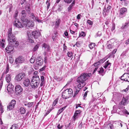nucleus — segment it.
<instances>
[{
	"label": "nucleus",
	"mask_w": 129,
	"mask_h": 129,
	"mask_svg": "<svg viewBox=\"0 0 129 129\" xmlns=\"http://www.w3.org/2000/svg\"><path fill=\"white\" fill-rule=\"evenodd\" d=\"M115 25L114 23H113L112 24V28L111 29V30L112 31H113V30L115 29Z\"/></svg>",
	"instance_id": "6e6d98bb"
},
{
	"label": "nucleus",
	"mask_w": 129,
	"mask_h": 129,
	"mask_svg": "<svg viewBox=\"0 0 129 129\" xmlns=\"http://www.w3.org/2000/svg\"><path fill=\"white\" fill-rule=\"evenodd\" d=\"M95 46V44L94 43H91L89 45V46L90 49L93 48Z\"/></svg>",
	"instance_id": "473e14b6"
},
{
	"label": "nucleus",
	"mask_w": 129,
	"mask_h": 129,
	"mask_svg": "<svg viewBox=\"0 0 129 129\" xmlns=\"http://www.w3.org/2000/svg\"><path fill=\"white\" fill-rule=\"evenodd\" d=\"M28 41L31 43H34V40L31 39L30 38H28Z\"/></svg>",
	"instance_id": "5fc2aeb1"
},
{
	"label": "nucleus",
	"mask_w": 129,
	"mask_h": 129,
	"mask_svg": "<svg viewBox=\"0 0 129 129\" xmlns=\"http://www.w3.org/2000/svg\"><path fill=\"white\" fill-rule=\"evenodd\" d=\"M23 84L25 86L28 87L30 84V81L27 78H25L23 81Z\"/></svg>",
	"instance_id": "a211bd4d"
},
{
	"label": "nucleus",
	"mask_w": 129,
	"mask_h": 129,
	"mask_svg": "<svg viewBox=\"0 0 129 129\" xmlns=\"http://www.w3.org/2000/svg\"><path fill=\"white\" fill-rule=\"evenodd\" d=\"M7 39L9 45L5 49L6 52L8 53H11L13 51V46L17 47L19 44V42L16 41L15 35L12 32V28H9L7 32Z\"/></svg>",
	"instance_id": "f257e3e1"
},
{
	"label": "nucleus",
	"mask_w": 129,
	"mask_h": 129,
	"mask_svg": "<svg viewBox=\"0 0 129 129\" xmlns=\"http://www.w3.org/2000/svg\"><path fill=\"white\" fill-rule=\"evenodd\" d=\"M45 82H42L41 81V83L40 84V86L41 87L44 86L45 85Z\"/></svg>",
	"instance_id": "052dcab7"
},
{
	"label": "nucleus",
	"mask_w": 129,
	"mask_h": 129,
	"mask_svg": "<svg viewBox=\"0 0 129 129\" xmlns=\"http://www.w3.org/2000/svg\"><path fill=\"white\" fill-rule=\"evenodd\" d=\"M98 72L99 74H100L102 76L103 75L105 74V73L104 71V69L102 67L100 69V70L98 71Z\"/></svg>",
	"instance_id": "b1692460"
},
{
	"label": "nucleus",
	"mask_w": 129,
	"mask_h": 129,
	"mask_svg": "<svg viewBox=\"0 0 129 129\" xmlns=\"http://www.w3.org/2000/svg\"><path fill=\"white\" fill-rule=\"evenodd\" d=\"M108 58L107 57H105L104 58L100 60L99 61L101 63H102L105 61Z\"/></svg>",
	"instance_id": "f704fd0d"
},
{
	"label": "nucleus",
	"mask_w": 129,
	"mask_h": 129,
	"mask_svg": "<svg viewBox=\"0 0 129 129\" xmlns=\"http://www.w3.org/2000/svg\"><path fill=\"white\" fill-rule=\"evenodd\" d=\"M58 98H56V99L54 100V102L53 103V104H52L53 106H55L56 105V104H57V103L58 102Z\"/></svg>",
	"instance_id": "e433bc0d"
},
{
	"label": "nucleus",
	"mask_w": 129,
	"mask_h": 129,
	"mask_svg": "<svg viewBox=\"0 0 129 129\" xmlns=\"http://www.w3.org/2000/svg\"><path fill=\"white\" fill-rule=\"evenodd\" d=\"M9 66L8 64H7L6 65V69L5 71L4 72V74H7L9 71Z\"/></svg>",
	"instance_id": "cd10ccee"
},
{
	"label": "nucleus",
	"mask_w": 129,
	"mask_h": 129,
	"mask_svg": "<svg viewBox=\"0 0 129 129\" xmlns=\"http://www.w3.org/2000/svg\"><path fill=\"white\" fill-rule=\"evenodd\" d=\"M110 12L109 10H107L106 8L105 7L104 8L103 12V15L104 16L107 15Z\"/></svg>",
	"instance_id": "4be33fe9"
},
{
	"label": "nucleus",
	"mask_w": 129,
	"mask_h": 129,
	"mask_svg": "<svg viewBox=\"0 0 129 129\" xmlns=\"http://www.w3.org/2000/svg\"><path fill=\"white\" fill-rule=\"evenodd\" d=\"M122 112L124 114H126L127 115L129 114V112L126 109H124L122 110Z\"/></svg>",
	"instance_id": "a18cd8bd"
},
{
	"label": "nucleus",
	"mask_w": 129,
	"mask_h": 129,
	"mask_svg": "<svg viewBox=\"0 0 129 129\" xmlns=\"http://www.w3.org/2000/svg\"><path fill=\"white\" fill-rule=\"evenodd\" d=\"M98 67H95V69L93 71V73H95V72L96 71L97 69H98Z\"/></svg>",
	"instance_id": "774afa93"
},
{
	"label": "nucleus",
	"mask_w": 129,
	"mask_h": 129,
	"mask_svg": "<svg viewBox=\"0 0 129 129\" xmlns=\"http://www.w3.org/2000/svg\"><path fill=\"white\" fill-rule=\"evenodd\" d=\"M101 64V63L99 61L96 62L94 63V65L95 67H97V66Z\"/></svg>",
	"instance_id": "de8ad7c7"
},
{
	"label": "nucleus",
	"mask_w": 129,
	"mask_h": 129,
	"mask_svg": "<svg viewBox=\"0 0 129 129\" xmlns=\"http://www.w3.org/2000/svg\"><path fill=\"white\" fill-rule=\"evenodd\" d=\"M85 32L82 31L79 34V36L81 37H84L85 36Z\"/></svg>",
	"instance_id": "ea45409f"
},
{
	"label": "nucleus",
	"mask_w": 129,
	"mask_h": 129,
	"mask_svg": "<svg viewBox=\"0 0 129 129\" xmlns=\"http://www.w3.org/2000/svg\"><path fill=\"white\" fill-rule=\"evenodd\" d=\"M32 34L35 39H37L40 35V33L39 31H35L32 33Z\"/></svg>",
	"instance_id": "ddd939ff"
},
{
	"label": "nucleus",
	"mask_w": 129,
	"mask_h": 129,
	"mask_svg": "<svg viewBox=\"0 0 129 129\" xmlns=\"http://www.w3.org/2000/svg\"><path fill=\"white\" fill-rule=\"evenodd\" d=\"M80 90H77L76 89V91L75 92V93L74 94V95L73 96V97L75 96L79 93V91Z\"/></svg>",
	"instance_id": "c03bdc74"
},
{
	"label": "nucleus",
	"mask_w": 129,
	"mask_h": 129,
	"mask_svg": "<svg viewBox=\"0 0 129 129\" xmlns=\"http://www.w3.org/2000/svg\"><path fill=\"white\" fill-rule=\"evenodd\" d=\"M101 34L100 32L98 31V32L96 34V36L97 37L100 36H101Z\"/></svg>",
	"instance_id": "bf43d9fd"
},
{
	"label": "nucleus",
	"mask_w": 129,
	"mask_h": 129,
	"mask_svg": "<svg viewBox=\"0 0 129 129\" xmlns=\"http://www.w3.org/2000/svg\"><path fill=\"white\" fill-rule=\"evenodd\" d=\"M20 112L22 114H24L26 112L25 109L23 107H21L20 109Z\"/></svg>",
	"instance_id": "bb28decb"
},
{
	"label": "nucleus",
	"mask_w": 129,
	"mask_h": 129,
	"mask_svg": "<svg viewBox=\"0 0 129 129\" xmlns=\"http://www.w3.org/2000/svg\"><path fill=\"white\" fill-rule=\"evenodd\" d=\"M73 7L72 6L70 5L68 7V11L69 12L72 9Z\"/></svg>",
	"instance_id": "8fccbe9b"
},
{
	"label": "nucleus",
	"mask_w": 129,
	"mask_h": 129,
	"mask_svg": "<svg viewBox=\"0 0 129 129\" xmlns=\"http://www.w3.org/2000/svg\"><path fill=\"white\" fill-rule=\"evenodd\" d=\"M37 64L39 66H40L42 65L43 63V59L40 57L37 58L36 60Z\"/></svg>",
	"instance_id": "f3484780"
},
{
	"label": "nucleus",
	"mask_w": 129,
	"mask_h": 129,
	"mask_svg": "<svg viewBox=\"0 0 129 129\" xmlns=\"http://www.w3.org/2000/svg\"><path fill=\"white\" fill-rule=\"evenodd\" d=\"M40 82V79L38 76L35 75L33 77L30 83V85L33 88L38 87Z\"/></svg>",
	"instance_id": "20e7f679"
},
{
	"label": "nucleus",
	"mask_w": 129,
	"mask_h": 129,
	"mask_svg": "<svg viewBox=\"0 0 129 129\" xmlns=\"http://www.w3.org/2000/svg\"><path fill=\"white\" fill-rule=\"evenodd\" d=\"M60 19H58L56 20V21L55 26L58 27L60 22Z\"/></svg>",
	"instance_id": "7c9ffc66"
},
{
	"label": "nucleus",
	"mask_w": 129,
	"mask_h": 129,
	"mask_svg": "<svg viewBox=\"0 0 129 129\" xmlns=\"http://www.w3.org/2000/svg\"><path fill=\"white\" fill-rule=\"evenodd\" d=\"M25 75L24 73H20L17 75L15 77V80L18 81H20L24 78Z\"/></svg>",
	"instance_id": "9d476101"
},
{
	"label": "nucleus",
	"mask_w": 129,
	"mask_h": 129,
	"mask_svg": "<svg viewBox=\"0 0 129 129\" xmlns=\"http://www.w3.org/2000/svg\"><path fill=\"white\" fill-rule=\"evenodd\" d=\"M63 125H60V124H59L57 126V127L58 129H61L63 127Z\"/></svg>",
	"instance_id": "864d4df0"
},
{
	"label": "nucleus",
	"mask_w": 129,
	"mask_h": 129,
	"mask_svg": "<svg viewBox=\"0 0 129 129\" xmlns=\"http://www.w3.org/2000/svg\"><path fill=\"white\" fill-rule=\"evenodd\" d=\"M88 91H86L84 94L83 97L84 98V99H85V98H86L87 96V93L88 92Z\"/></svg>",
	"instance_id": "603ef678"
},
{
	"label": "nucleus",
	"mask_w": 129,
	"mask_h": 129,
	"mask_svg": "<svg viewBox=\"0 0 129 129\" xmlns=\"http://www.w3.org/2000/svg\"><path fill=\"white\" fill-rule=\"evenodd\" d=\"M23 91V89L21 86L19 85H17L15 86V92L17 95L21 94Z\"/></svg>",
	"instance_id": "423d86ee"
},
{
	"label": "nucleus",
	"mask_w": 129,
	"mask_h": 129,
	"mask_svg": "<svg viewBox=\"0 0 129 129\" xmlns=\"http://www.w3.org/2000/svg\"><path fill=\"white\" fill-rule=\"evenodd\" d=\"M46 67L45 66H44V67H43L41 68L40 69V71H43L45 69Z\"/></svg>",
	"instance_id": "69168bd1"
},
{
	"label": "nucleus",
	"mask_w": 129,
	"mask_h": 129,
	"mask_svg": "<svg viewBox=\"0 0 129 129\" xmlns=\"http://www.w3.org/2000/svg\"><path fill=\"white\" fill-rule=\"evenodd\" d=\"M11 80V75L10 74H7L6 76V80L7 83H9Z\"/></svg>",
	"instance_id": "412c9836"
},
{
	"label": "nucleus",
	"mask_w": 129,
	"mask_h": 129,
	"mask_svg": "<svg viewBox=\"0 0 129 129\" xmlns=\"http://www.w3.org/2000/svg\"><path fill=\"white\" fill-rule=\"evenodd\" d=\"M30 17L32 19H33V20H34V18L35 17L34 14L33 13H31V14Z\"/></svg>",
	"instance_id": "49530a36"
},
{
	"label": "nucleus",
	"mask_w": 129,
	"mask_h": 129,
	"mask_svg": "<svg viewBox=\"0 0 129 129\" xmlns=\"http://www.w3.org/2000/svg\"><path fill=\"white\" fill-rule=\"evenodd\" d=\"M0 111H1V113L2 114L4 112V110L3 106H0Z\"/></svg>",
	"instance_id": "37998d69"
},
{
	"label": "nucleus",
	"mask_w": 129,
	"mask_h": 129,
	"mask_svg": "<svg viewBox=\"0 0 129 129\" xmlns=\"http://www.w3.org/2000/svg\"><path fill=\"white\" fill-rule=\"evenodd\" d=\"M39 46V44L36 45L34 47L33 49V51H36Z\"/></svg>",
	"instance_id": "72a5a7b5"
},
{
	"label": "nucleus",
	"mask_w": 129,
	"mask_h": 129,
	"mask_svg": "<svg viewBox=\"0 0 129 129\" xmlns=\"http://www.w3.org/2000/svg\"><path fill=\"white\" fill-rule=\"evenodd\" d=\"M0 83L1 84H3V76H2V77H1L0 79Z\"/></svg>",
	"instance_id": "e2e57ef3"
},
{
	"label": "nucleus",
	"mask_w": 129,
	"mask_h": 129,
	"mask_svg": "<svg viewBox=\"0 0 129 129\" xmlns=\"http://www.w3.org/2000/svg\"><path fill=\"white\" fill-rule=\"evenodd\" d=\"M18 127L17 124H14L12 125L10 129H18Z\"/></svg>",
	"instance_id": "393cba45"
},
{
	"label": "nucleus",
	"mask_w": 129,
	"mask_h": 129,
	"mask_svg": "<svg viewBox=\"0 0 129 129\" xmlns=\"http://www.w3.org/2000/svg\"><path fill=\"white\" fill-rule=\"evenodd\" d=\"M33 104V102H28L27 103L28 107L30 108L31 107Z\"/></svg>",
	"instance_id": "a19ab883"
},
{
	"label": "nucleus",
	"mask_w": 129,
	"mask_h": 129,
	"mask_svg": "<svg viewBox=\"0 0 129 129\" xmlns=\"http://www.w3.org/2000/svg\"><path fill=\"white\" fill-rule=\"evenodd\" d=\"M111 8V6H108V7H107L106 9L107 10H109V11L110 12V9Z\"/></svg>",
	"instance_id": "680f3d73"
},
{
	"label": "nucleus",
	"mask_w": 129,
	"mask_h": 129,
	"mask_svg": "<svg viewBox=\"0 0 129 129\" xmlns=\"http://www.w3.org/2000/svg\"><path fill=\"white\" fill-rule=\"evenodd\" d=\"M27 35L28 37V38H30L31 35V33L29 31H27Z\"/></svg>",
	"instance_id": "3c124183"
},
{
	"label": "nucleus",
	"mask_w": 129,
	"mask_h": 129,
	"mask_svg": "<svg viewBox=\"0 0 129 129\" xmlns=\"http://www.w3.org/2000/svg\"><path fill=\"white\" fill-rule=\"evenodd\" d=\"M67 106L64 107L59 109L58 111L57 114L59 115V114L62 111L64 110L66 107Z\"/></svg>",
	"instance_id": "a878e982"
},
{
	"label": "nucleus",
	"mask_w": 129,
	"mask_h": 129,
	"mask_svg": "<svg viewBox=\"0 0 129 129\" xmlns=\"http://www.w3.org/2000/svg\"><path fill=\"white\" fill-rule=\"evenodd\" d=\"M68 56L70 57H71L73 55V54L71 52H69L67 53Z\"/></svg>",
	"instance_id": "79ce46f5"
},
{
	"label": "nucleus",
	"mask_w": 129,
	"mask_h": 129,
	"mask_svg": "<svg viewBox=\"0 0 129 129\" xmlns=\"http://www.w3.org/2000/svg\"><path fill=\"white\" fill-rule=\"evenodd\" d=\"M81 112V111L80 110H76L73 116L74 120H75L80 115Z\"/></svg>",
	"instance_id": "dca6fc26"
},
{
	"label": "nucleus",
	"mask_w": 129,
	"mask_h": 129,
	"mask_svg": "<svg viewBox=\"0 0 129 129\" xmlns=\"http://www.w3.org/2000/svg\"><path fill=\"white\" fill-rule=\"evenodd\" d=\"M119 11V16L121 18H122L126 15L127 12V9L123 7L120 9Z\"/></svg>",
	"instance_id": "0eeeda50"
},
{
	"label": "nucleus",
	"mask_w": 129,
	"mask_h": 129,
	"mask_svg": "<svg viewBox=\"0 0 129 129\" xmlns=\"http://www.w3.org/2000/svg\"><path fill=\"white\" fill-rule=\"evenodd\" d=\"M76 45L77 47H80V44L79 42H77L76 44Z\"/></svg>",
	"instance_id": "4d7b16f0"
},
{
	"label": "nucleus",
	"mask_w": 129,
	"mask_h": 129,
	"mask_svg": "<svg viewBox=\"0 0 129 129\" xmlns=\"http://www.w3.org/2000/svg\"><path fill=\"white\" fill-rule=\"evenodd\" d=\"M42 47L43 48L46 50L47 51H49L50 49V47L49 45L47 44L44 43L42 45Z\"/></svg>",
	"instance_id": "6ab92c4d"
},
{
	"label": "nucleus",
	"mask_w": 129,
	"mask_h": 129,
	"mask_svg": "<svg viewBox=\"0 0 129 129\" xmlns=\"http://www.w3.org/2000/svg\"><path fill=\"white\" fill-rule=\"evenodd\" d=\"M16 103V101L15 100H12L8 105L7 110L9 111L12 110L14 108Z\"/></svg>",
	"instance_id": "6e6552de"
},
{
	"label": "nucleus",
	"mask_w": 129,
	"mask_h": 129,
	"mask_svg": "<svg viewBox=\"0 0 129 129\" xmlns=\"http://www.w3.org/2000/svg\"><path fill=\"white\" fill-rule=\"evenodd\" d=\"M87 22L90 25H92V22L89 20H87Z\"/></svg>",
	"instance_id": "09e8293b"
},
{
	"label": "nucleus",
	"mask_w": 129,
	"mask_h": 129,
	"mask_svg": "<svg viewBox=\"0 0 129 129\" xmlns=\"http://www.w3.org/2000/svg\"><path fill=\"white\" fill-rule=\"evenodd\" d=\"M129 99V97L128 96L123 97L121 102V104L123 105H125L128 103V100Z\"/></svg>",
	"instance_id": "4468645a"
},
{
	"label": "nucleus",
	"mask_w": 129,
	"mask_h": 129,
	"mask_svg": "<svg viewBox=\"0 0 129 129\" xmlns=\"http://www.w3.org/2000/svg\"><path fill=\"white\" fill-rule=\"evenodd\" d=\"M41 81L45 82V81H44V77L43 76H41Z\"/></svg>",
	"instance_id": "13d9d810"
},
{
	"label": "nucleus",
	"mask_w": 129,
	"mask_h": 129,
	"mask_svg": "<svg viewBox=\"0 0 129 129\" xmlns=\"http://www.w3.org/2000/svg\"><path fill=\"white\" fill-rule=\"evenodd\" d=\"M116 44V42H114L113 43H111L110 41H108L107 43V48L109 49H111L114 48L115 45Z\"/></svg>",
	"instance_id": "f8f14e48"
},
{
	"label": "nucleus",
	"mask_w": 129,
	"mask_h": 129,
	"mask_svg": "<svg viewBox=\"0 0 129 129\" xmlns=\"http://www.w3.org/2000/svg\"><path fill=\"white\" fill-rule=\"evenodd\" d=\"M21 13L22 16V17H24L26 16V12L24 10H23L22 11Z\"/></svg>",
	"instance_id": "c9c22d12"
},
{
	"label": "nucleus",
	"mask_w": 129,
	"mask_h": 129,
	"mask_svg": "<svg viewBox=\"0 0 129 129\" xmlns=\"http://www.w3.org/2000/svg\"><path fill=\"white\" fill-rule=\"evenodd\" d=\"M81 15L80 14H79L77 16V18L78 19H81L80 16H81Z\"/></svg>",
	"instance_id": "338daca9"
},
{
	"label": "nucleus",
	"mask_w": 129,
	"mask_h": 129,
	"mask_svg": "<svg viewBox=\"0 0 129 129\" xmlns=\"http://www.w3.org/2000/svg\"><path fill=\"white\" fill-rule=\"evenodd\" d=\"M25 9L28 12H29L30 9L29 6H27L25 7Z\"/></svg>",
	"instance_id": "58836bf2"
},
{
	"label": "nucleus",
	"mask_w": 129,
	"mask_h": 129,
	"mask_svg": "<svg viewBox=\"0 0 129 129\" xmlns=\"http://www.w3.org/2000/svg\"><path fill=\"white\" fill-rule=\"evenodd\" d=\"M25 59L22 56H20L16 58L15 60V62L16 64H20L24 62Z\"/></svg>",
	"instance_id": "1a4fd4ad"
},
{
	"label": "nucleus",
	"mask_w": 129,
	"mask_h": 129,
	"mask_svg": "<svg viewBox=\"0 0 129 129\" xmlns=\"http://www.w3.org/2000/svg\"><path fill=\"white\" fill-rule=\"evenodd\" d=\"M121 79L126 82H129V74L124 73L121 77Z\"/></svg>",
	"instance_id": "9b49d317"
},
{
	"label": "nucleus",
	"mask_w": 129,
	"mask_h": 129,
	"mask_svg": "<svg viewBox=\"0 0 129 129\" xmlns=\"http://www.w3.org/2000/svg\"><path fill=\"white\" fill-rule=\"evenodd\" d=\"M73 125L70 123L68 125L66 129H73Z\"/></svg>",
	"instance_id": "2f4dec72"
},
{
	"label": "nucleus",
	"mask_w": 129,
	"mask_h": 129,
	"mask_svg": "<svg viewBox=\"0 0 129 129\" xmlns=\"http://www.w3.org/2000/svg\"><path fill=\"white\" fill-rule=\"evenodd\" d=\"M117 50V49H115L113 50L111 53H112V54H114L116 53Z\"/></svg>",
	"instance_id": "0e129e2a"
},
{
	"label": "nucleus",
	"mask_w": 129,
	"mask_h": 129,
	"mask_svg": "<svg viewBox=\"0 0 129 129\" xmlns=\"http://www.w3.org/2000/svg\"><path fill=\"white\" fill-rule=\"evenodd\" d=\"M23 24H22L21 22H20L18 19H16L13 22L14 25L16 27L21 28L23 27L24 26H26L27 24H29V25H30V26L31 27H33L34 25V23L33 22L28 20L27 19H25L23 20Z\"/></svg>",
	"instance_id": "7ed1b4c3"
},
{
	"label": "nucleus",
	"mask_w": 129,
	"mask_h": 129,
	"mask_svg": "<svg viewBox=\"0 0 129 129\" xmlns=\"http://www.w3.org/2000/svg\"><path fill=\"white\" fill-rule=\"evenodd\" d=\"M91 75V74H82L77 79L78 87L79 89H81L86 84L85 81Z\"/></svg>",
	"instance_id": "f03ea898"
},
{
	"label": "nucleus",
	"mask_w": 129,
	"mask_h": 129,
	"mask_svg": "<svg viewBox=\"0 0 129 129\" xmlns=\"http://www.w3.org/2000/svg\"><path fill=\"white\" fill-rule=\"evenodd\" d=\"M73 94V91L71 88L67 89L62 92V96L64 99H67L72 96Z\"/></svg>",
	"instance_id": "39448f33"
},
{
	"label": "nucleus",
	"mask_w": 129,
	"mask_h": 129,
	"mask_svg": "<svg viewBox=\"0 0 129 129\" xmlns=\"http://www.w3.org/2000/svg\"><path fill=\"white\" fill-rule=\"evenodd\" d=\"M35 58L32 57L30 60V62L31 63H34L35 61Z\"/></svg>",
	"instance_id": "4c0bfd02"
},
{
	"label": "nucleus",
	"mask_w": 129,
	"mask_h": 129,
	"mask_svg": "<svg viewBox=\"0 0 129 129\" xmlns=\"http://www.w3.org/2000/svg\"><path fill=\"white\" fill-rule=\"evenodd\" d=\"M128 23H126L123 24L121 27V28L124 29L127 27L128 26Z\"/></svg>",
	"instance_id": "c85d7f7f"
},
{
	"label": "nucleus",
	"mask_w": 129,
	"mask_h": 129,
	"mask_svg": "<svg viewBox=\"0 0 129 129\" xmlns=\"http://www.w3.org/2000/svg\"><path fill=\"white\" fill-rule=\"evenodd\" d=\"M120 1H123V2L122 3V4L124 5V6H127L129 3V2L126 0H120Z\"/></svg>",
	"instance_id": "c756f323"
},
{
	"label": "nucleus",
	"mask_w": 129,
	"mask_h": 129,
	"mask_svg": "<svg viewBox=\"0 0 129 129\" xmlns=\"http://www.w3.org/2000/svg\"><path fill=\"white\" fill-rule=\"evenodd\" d=\"M13 85L11 84H9L7 86V90L10 94H11L13 93L14 90L13 87Z\"/></svg>",
	"instance_id": "2eb2a0df"
},
{
	"label": "nucleus",
	"mask_w": 129,
	"mask_h": 129,
	"mask_svg": "<svg viewBox=\"0 0 129 129\" xmlns=\"http://www.w3.org/2000/svg\"><path fill=\"white\" fill-rule=\"evenodd\" d=\"M111 66V63L109 62V60H108L104 64L103 67L106 69L107 67L109 68H110Z\"/></svg>",
	"instance_id": "aec40b11"
},
{
	"label": "nucleus",
	"mask_w": 129,
	"mask_h": 129,
	"mask_svg": "<svg viewBox=\"0 0 129 129\" xmlns=\"http://www.w3.org/2000/svg\"><path fill=\"white\" fill-rule=\"evenodd\" d=\"M5 42V40L3 39L0 41V46L3 48L5 47V44L4 43Z\"/></svg>",
	"instance_id": "5701e85b"
}]
</instances>
